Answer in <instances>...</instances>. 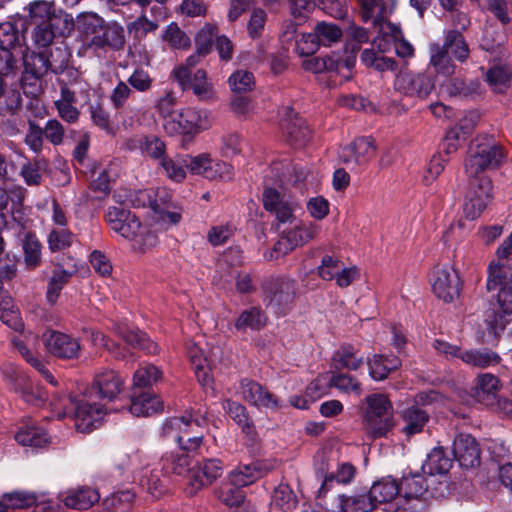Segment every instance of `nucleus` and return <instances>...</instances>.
I'll use <instances>...</instances> for the list:
<instances>
[{
	"label": "nucleus",
	"instance_id": "nucleus-1",
	"mask_svg": "<svg viewBox=\"0 0 512 512\" xmlns=\"http://www.w3.org/2000/svg\"><path fill=\"white\" fill-rule=\"evenodd\" d=\"M124 380L112 369H100L88 388L85 398L75 407L74 425L77 431L89 433L100 424L106 415L103 404L94 402L95 399L113 401L122 392Z\"/></svg>",
	"mask_w": 512,
	"mask_h": 512
},
{
	"label": "nucleus",
	"instance_id": "nucleus-2",
	"mask_svg": "<svg viewBox=\"0 0 512 512\" xmlns=\"http://www.w3.org/2000/svg\"><path fill=\"white\" fill-rule=\"evenodd\" d=\"M105 219L114 232L132 243L133 249L144 252L156 246V234L142 225L136 215L129 210L116 206L109 207Z\"/></svg>",
	"mask_w": 512,
	"mask_h": 512
},
{
	"label": "nucleus",
	"instance_id": "nucleus-3",
	"mask_svg": "<svg viewBox=\"0 0 512 512\" xmlns=\"http://www.w3.org/2000/svg\"><path fill=\"white\" fill-rule=\"evenodd\" d=\"M506 157L504 148L494 138L484 136L477 138L470 147L469 155L465 161L467 176L484 174L486 169L499 167Z\"/></svg>",
	"mask_w": 512,
	"mask_h": 512
},
{
	"label": "nucleus",
	"instance_id": "nucleus-4",
	"mask_svg": "<svg viewBox=\"0 0 512 512\" xmlns=\"http://www.w3.org/2000/svg\"><path fill=\"white\" fill-rule=\"evenodd\" d=\"M367 409L364 426L371 438L384 437L393 428V408L384 394H372L366 397Z\"/></svg>",
	"mask_w": 512,
	"mask_h": 512
},
{
	"label": "nucleus",
	"instance_id": "nucleus-5",
	"mask_svg": "<svg viewBox=\"0 0 512 512\" xmlns=\"http://www.w3.org/2000/svg\"><path fill=\"white\" fill-rule=\"evenodd\" d=\"M210 126L206 111L186 107L176 111L163 121V129L169 136L191 138Z\"/></svg>",
	"mask_w": 512,
	"mask_h": 512
},
{
	"label": "nucleus",
	"instance_id": "nucleus-6",
	"mask_svg": "<svg viewBox=\"0 0 512 512\" xmlns=\"http://www.w3.org/2000/svg\"><path fill=\"white\" fill-rule=\"evenodd\" d=\"M486 288L489 292L498 290L496 300L500 311L512 314V267L507 266V260L491 261Z\"/></svg>",
	"mask_w": 512,
	"mask_h": 512
},
{
	"label": "nucleus",
	"instance_id": "nucleus-7",
	"mask_svg": "<svg viewBox=\"0 0 512 512\" xmlns=\"http://www.w3.org/2000/svg\"><path fill=\"white\" fill-rule=\"evenodd\" d=\"M399 484L401 496L406 500L426 499L427 496L441 498L448 491L447 481L418 473L404 476Z\"/></svg>",
	"mask_w": 512,
	"mask_h": 512
},
{
	"label": "nucleus",
	"instance_id": "nucleus-8",
	"mask_svg": "<svg viewBox=\"0 0 512 512\" xmlns=\"http://www.w3.org/2000/svg\"><path fill=\"white\" fill-rule=\"evenodd\" d=\"M468 189L463 204V214L467 220H475L481 215L492 199L493 185L485 174L468 176Z\"/></svg>",
	"mask_w": 512,
	"mask_h": 512
},
{
	"label": "nucleus",
	"instance_id": "nucleus-9",
	"mask_svg": "<svg viewBox=\"0 0 512 512\" xmlns=\"http://www.w3.org/2000/svg\"><path fill=\"white\" fill-rule=\"evenodd\" d=\"M264 302L276 314H285L296 296L295 281L289 278H271L264 286Z\"/></svg>",
	"mask_w": 512,
	"mask_h": 512
},
{
	"label": "nucleus",
	"instance_id": "nucleus-10",
	"mask_svg": "<svg viewBox=\"0 0 512 512\" xmlns=\"http://www.w3.org/2000/svg\"><path fill=\"white\" fill-rule=\"evenodd\" d=\"M353 53L333 52L324 57H312L304 60L303 68L313 73L335 72L344 78H349L355 65Z\"/></svg>",
	"mask_w": 512,
	"mask_h": 512
},
{
	"label": "nucleus",
	"instance_id": "nucleus-11",
	"mask_svg": "<svg viewBox=\"0 0 512 512\" xmlns=\"http://www.w3.org/2000/svg\"><path fill=\"white\" fill-rule=\"evenodd\" d=\"M342 36L341 29L334 23L320 22L313 33L302 35L297 41L296 51L301 56L313 54L319 45L330 46Z\"/></svg>",
	"mask_w": 512,
	"mask_h": 512
},
{
	"label": "nucleus",
	"instance_id": "nucleus-12",
	"mask_svg": "<svg viewBox=\"0 0 512 512\" xmlns=\"http://www.w3.org/2000/svg\"><path fill=\"white\" fill-rule=\"evenodd\" d=\"M207 424L205 413L200 410L186 412L181 417H172L165 420L161 427V436L166 440L182 443L192 427H204Z\"/></svg>",
	"mask_w": 512,
	"mask_h": 512
},
{
	"label": "nucleus",
	"instance_id": "nucleus-13",
	"mask_svg": "<svg viewBox=\"0 0 512 512\" xmlns=\"http://www.w3.org/2000/svg\"><path fill=\"white\" fill-rule=\"evenodd\" d=\"M433 293L446 303L457 299L461 291V281L457 271L451 266H437L431 276Z\"/></svg>",
	"mask_w": 512,
	"mask_h": 512
},
{
	"label": "nucleus",
	"instance_id": "nucleus-14",
	"mask_svg": "<svg viewBox=\"0 0 512 512\" xmlns=\"http://www.w3.org/2000/svg\"><path fill=\"white\" fill-rule=\"evenodd\" d=\"M42 342L47 351L61 359L78 358L81 350L78 339L65 333L48 330L42 334Z\"/></svg>",
	"mask_w": 512,
	"mask_h": 512
},
{
	"label": "nucleus",
	"instance_id": "nucleus-15",
	"mask_svg": "<svg viewBox=\"0 0 512 512\" xmlns=\"http://www.w3.org/2000/svg\"><path fill=\"white\" fill-rule=\"evenodd\" d=\"M240 393L243 400L257 408L277 410L282 407L281 401L275 394L252 379L241 380Z\"/></svg>",
	"mask_w": 512,
	"mask_h": 512
},
{
	"label": "nucleus",
	"instance_id": "nucleus-16",
	"mask_svg": "<svg viewBox=\"0 0 512 512\" xmlns=\"http://www.w3.org/2000/svg\"><path fill=\"white\" fill-rule=\"evenodd\" d=\"M375 153L374 140L370 137H359L344 146L339 152V157L344 164L353 168L368 164Z\"/></svg>",
	"mask_w": 512,
	"mask_h": 512
},
{
	"label": "nucleus",
	"instance_id": "nucleus-17",
	"mask_svg": "<svg viewBox=\"0 0 512 512\" xmlns=\"http://www.w3.org/2000/svg\"><path fill=\"white\" fill-rule=\"evenodd\" d=\"M394 87L406 96L424 99L434 89V82L425 73L404 72L397 75Z\"/></svg>",
	"mask_w": 512,
	"mask_h": 512
},
{
	"label": "nucleus",
	"instance_id": "nucleus-18",
	"mask_svg": "<svg viewBox=\"0 0 512 512\" xmlns=\"http://www.w3.org/2000/svg\"><path fill=\"white\" fill-rule=\"evenodd\" d=\"M265 210L273 213L282 222H293L298 204L288 199L278 189L266 187L262 195Z\"/></svg>",
	"mask_w": 512,
	"mask_h": 512
},
{
	"label": "nucleus",
	"instance_id": "nucleus-19",
	"mask_svg": "<svg viewBox=\"0 0 512 512\" xmlns=\"http://www.w3.org/2000/svg\"><path fill=\"white\" fill-rule=\"evenodd\" d=\"M127 148L131 151H139L140 154L159 163L166 155V144L157 135H136L128 139Z\"/></svg>",
	"mask_w": 512,
	"mask_h": 512
},
{
	"label": "nucleus",
	"instance_id": "nucleus-20",
	"mask_svg": "<svg viewBox=\"0 0 512 512\" xmlns=\"http://www.w3.org/2000/svg\"><path fill=\"white\" fill-rule=\"evenodd\" d=\"M280 126L287 140L294 147L300 148L310 139L311 131L306 122L299 118L291 108H286V113L281 119Z\"/></svg>",
	"mask_w": 512,
	"mask_h": 512
},
{
	"label": "nucleus",
	"instance_id": "nucleus-21",
	"mask_svg": "<svg viewBox=\"0 0 512 512\" xmlns=\"http://www.w3.org/2000/svg\"><path fill=\"white\" fill-rule=\"evenodd\" d=\"M455 459L464 468H473L480 463L479 445L469 434L456 436L452 446Z\"/></svg>",
	"mask_w": 512,
	"mask_h": 512
},
{
	"label": "nucleus",
	"instance_id": "nucleus-22",
	"mask_svg": "<svg viewBox=\"0 0 512 512\" xmlns=\"http://www.w3.org/2000/svg\"><path fill=\"white\" fill-rule=\"evenodd\" d=\"M124 44V28L115 22H104L98 34L91 37L88 42V46L91 48H110L113 50L122 49Z\"/></svg>",
	"mask_w": 512,
	"mask_h": 512
},
{
	"label": "nucleus",
	"instance_id": "nucleus-23",
	"mask_svg": "<svg viewBox=\"0 0 512 512\" xmlns=\"http://www.w3.org/2000/svg\"><path fill=\"white\" fill-rule=\"evenodd\" d=\"M116 333L133 348H139L147 353L154 354L158 351V346L147 335L139 329L129 326L127 323H118L115 325Z\"/></svg>",
	"mask_w": 512,
	"mask_h": 512
},
{
	"label": "nucleus",
	"instance_id": "nucleus-24",
	"mask_svg": "<svg viewBox=\"0 0 512 512\" xmlns=\"http://www.w3.org/2000/svg\"><path fill=\"white\" fill-rule=\"evenodd\" d=\"M222 464L218 459H207L192 475L190 479L191 493L196 492L203 486L211 484L222 474Z\"/></svg>",
	"mask_w": 512,
	"mask_h": 512
},
{
	"label": "nucleus",
	"instance_id": "nucleus-25",
	"mask_svg": "<svg viewBox=\"0 0 512 512\" xmlns=\"http://www.w3.org/2000/svg\"><path fill=\"white\" fill-rule=\"evenodd\" d=\"M100 499L99 492L90 487L70 489L65 493L63 502L66 507L85 510L92 507Z\"/></svg>",
	"mask_w": 512,
	"mask_h": 512
},
{
	"label": "nucleus",
	"instance_id": "nucleus-26",
	"mask_svg": "<svg viewBox=\"0 0 512 512\" xmlns=\"http://www.w3.org/2000/svg\"><path fill=\"white\" fill-rule=\"evenodd\" d=\"M337 506L341 512H372L376 508L369 491L338 495Z\"/></svg>",
	"mask_w": 512,
	"mask_h": 512
},
{
	"label": "nucleus",
	"instance_id": "nucleus-27",
	"mask_svg": "<svg viewBox=\"0 0 512 512\" xmlns=\"http://www.w3.org/2000/svg\"><path fill=\"white\" fill-rule=\"evenodd\" d=\"M186 350L198 381L203 386L209 385L211 382L210 363L203 350L192 341L187 342Z\"/></svg>",
	"mask_w": 512,
	"mask_h": 512
},
{
	"label": "nucleus",
	"instance_id": "nucleus-28",
	"mask_svg": "<svg viewBox=\"0 0 512 512\" xmlns=\"http://www.w3.org/2000/svg\"><path fill=\"white\" fill-rule=\"evenodd\" d=\"M229 168L230 166L226 163L214 162L208 154H200L194 157L188 155L187 170L192 174L213 179L217 176L218 171L222 169L228 171Z\"/></svg>",
	"mask_w": 512,
	"mask_h": 512
},
{
	"label": "nucleus",
	"instance_id": "nucleus-29",
	"mask_svg": "<svg viewBox=\"0 0 512 512\" xmlns=\"http://www.w3.org/2000/svg\"><path fill=\"white\" fill-rule=\"evenodd\" d=\"M452 460L445 454L443 448H434L422 465V470L427 476H433L442 480L444 475L451 469ZM443 481H446L443 479Z\"/></svg>",
	"mask_w": 512,
	"mask_h": 512
},
{
	"label": "nucleus",
	"instance_id": "nucleus-30",
	"mask_svg": "<svg viewBox=\"0 0 512 512\" xmlns=\"http://www.w3.org/2000/svg\"><path fill=\"white\" fill-rule=\"evenodd\" d=\"M401 418L404 422L402 432L410 437L422 432L429 421V414L426 410L413 405L402 410Z\"/></svg>",
	"mask_w": 512,
	"mask_h": 512
},
{
	"label": "nucleus",
	"instance_id": "nucleus-31",
	"mask_svg": "<svg viewBox=\"0 0 512 512\" xmlns=\"http://www.w3.org/2000/svg\"><path fill=\"white\" fill-rule=\"evenodd\" d=\"M188 155L176 154L174 156L166 155L159 163L162 173L175 183H181L187 175Z\"/></svg>",
	"mask_w": 512,
	"mask_h": 512
},
{
	"label": "nucleus",
	"instance_id": "nucleus-32",
	"mask_svg": "<svg viewBox=\"0 0 512 512\" xmlns=\"http://www.w3.org/2000/svg\"><path fill=\"white\" fill-rule=\"evenodd\" d=\"M369 493L377 507L378 504L391 502L397 495L401 496V487L394 478L383 477L373 483Z\"/></svg>",
	"mask_w": 512,
	"mask_h": 512
},
{
	"label": "nucleus",
	"instance_id": "nucleus-33",
	"mask_svg": "<svg viewBox=\"0 0 512 512\" xmlns=\"http://www.w3.org/2000/svg\"><path fill=\"white\" fill-rule=\"evenodd\" d=\"M362 6L361 17L364 22H368L372 20V23L375 27H379L380 31L384 30V25L387 26L388 32L393 37L394 41L399 37L403 36L402 31L399 26L391 23L385 22L384 18L381 15L374 16L373 10L375 7L379 6L382 3V0H357Z\"/></svg>",
	"mask_w": 512,
	"mask_h": 512
},
{
	"label": "nucleus",
	"instance_id": "nucleus-34",
	"mask_svg": "<svg viewBox=\"0 0 512 512\" xmlns=\"http://www.w3.org/2000/svg\"><path fill=\"white\" fill-rule=\"evenodd\" d=\"M499 389V380L496 376L486 373L477 378V383L473 388L474 398L485 405H492L496 393Z\"/></svg>",
	"mask_w": 512,
	"mask_h": 512
},
{
	"label": "nucleus",
	"instance_id": "nucleus-35",
	"mask_svg": "<svg viewBox=\"0 0 512 512\" xmlns=\"http://www.w3.org/2000/svg\"><path fill=\"white\" fill-rule=\"evenodd\" d=\"M209 52L210 51L207 50L206 46L197 45L196 52L190 55L186 59L185 63H182L173 69L172 75L182 91H185V88L189 84L190 76L194 74L192 73V68L195 67L200 62V59L206 56Z\"/></svg>",
	"mask_w": 512,
	"mask_h": 512
},
{
	"label": "nucleus",
	"instance_id": "nucleus-36",
	"mask_svg": "<svg viewBox=\"0 0 512 512\" xmlns=\"http://www.w3.org/2000/svg\"><path fill=\"white\" fill-rule=\"evenodd\" d=\"M367 364L370 376L374 380L380 381L385 379L391 371L396 370L400 366V360L394 355L384 356L374 354L371 359H368Z\"/></svg>",
	"mask_w": 512,
	"mask_h": 512
},
{
	"label": "nucleus",
	"instance_id": "nucleus-37",
	"mask_svg": "<svg viewBox=\"0 0 512 512\" xmlns=\"http://www.w3.org/2000/svg\"><path fill=\"white\" fill-rule=\"evenodd\" d=\"M442 46L452 58L459 62H464L469 57L468 44L462 33L456 29L449 30L446 33Z\"/></svg>",
	"mask_w": 512,
	"mask_h": 512
},
{
	"label": "nucleus",
	"instance_id": "nucleus-38",
	"mask_svg": "<svg viewBox=\"0 0 512 512\" xmlns=\"http://www.w3.org/2000/svg\"><path fill=\"white\" fill-rule=\"evenodd\" d=\"M223 408L229 414V416L242 428V431L252 440L256 436L253 422L250 420L246 408L232 400H226L223 404Z\"/></svg>",
	"mask_w": 512,
	"mask_h": 512
},
{
	"label": "nucleus",
	"instance_id": "nucleus-39",
	"mask_svg": "<svg viewBox=\"0 0 512 512\" xmlns=\"http://www.w3.org/2000/svg\"><path fill=\"white\" fill-rule=\"evenodd\" d=\"M160 466L165 475H185L190 471L191 459L187 454L165 453L160 460Z\"/></svg>",
	"mask_w": 512,
	"mask_h": 512
},
{
	"label": "nucleus",
	"instance_id": "nucleus-40",
	"mask_svg": "<svg viewBox=\"0 0 512 512\" xmlns=\"http://www.w3.org/2000/svg\"><path fill=\"white\" fill-rule=\"evenodd\" d=\"M459 359L467 365L478 368H487L500 362V356L489 349L463 351L459 354Z\"/></svg>",
	"mask_w": 512,
	"mask_h": 512
},
{
	"label": "nucleus",
	"instance_id": "nucleus-41",
	"mask_svg": "<svg viewBox=\"0 0 512 512\" xmlns=\"http://www.w3.org/2000/svg\"><path fill=\"white\" fill-rule=\"evenodd\" d=\"M295 248L314 239L318 234V227L312 223L297 222L293 227L282 231Z\"/></svg>",
	"mask_w": 512,
	"mask_h": 512
},
{
	"label": "nucleus",
	"instance_id": "nucleus-42",
	"mask_svg": "<svg viewBox=\"0 0 512 512\" xmlns=\"http://www.w3.org/2000/svg\"><path fill=\"white\" fill-rule=\"evenodd\" d=\"M163 409L161 400L148 392L142 393L132 399L130 412L135 416H149Z\"/></svg>",
	"mask_w": 512,
	"mask_h": 512
},
{
	"label": "nucleus",
	"instance_id": "nucleus-43",
	"mask_svg": "<svg viewBox=\"0 0 512 512\" xmlns=\"http://www.w3.org/2000/svg\"><path fill=\"white\" fill-rule=\"evenodd\" d=\"M333 363L337 369L357 370L363 365L364 357L353 346L346 345L334 353Z\"/></svg>",
	"mask_w": 512,
	"mask_h": 512
},
{
	"label": "nucleus",
	"instance_id": "nucleus-44",
	"mask_svg": "<svg viewBox=\"0 0 512 512\" xmlns=\"http://www.w3.org/2000/svg\"><path fill=\"white\" fill-rule=\"evenodd\" d=\"M267 323L266 314L258 307H251L240 313L235 321V328L245 332L247 329L260 330Z\"/></svg>",
	"mask_w": 512,
	"mask_h": 512
},
{
	"label": "nucleus",
	"instance_id": "nucleus-45",
	"mask_svg": "<svg viewBox=\"0 0 512 512\" xmlns=\"http://www.w3.org/2000/svg\"><path fill=\"white\" fill-rule=\"evenodd\" d=\"M430 65L438 74L451 76L455 72L452 57L442 45L437 43L430 45Z\"/></svg>",
	"mask_w": 512,
	"mask_h": 512
},
{
	"label": "nucleus",
	"instance_id": "nucleus-46",
	"mask_svg": "<svg viewBox=\"0 0 512 512\" xmlns=\"http://www.w3.org/2000/svg\"><path fill=\"white\" fill-rule=\"evenodd\" d=\"M218 268L214 276V282L222 288H225L226 285L230 284L236 278V287L239 292L247 293L253 290V281L249 274H237L234 270H229L228 273L223 274L221 272V269H223L222 263L218 265Z\"/></svg>",
	"mask_w": 512,
	"mask_h": 512
},
{
	"label": "nucleus",
	"instance_id": "nucleus-47",
	"mask_svg": "<svg viewBox=\"0 0 512 512\" xmlns=\"http://www.w3.org/2000/svg\"><path fill=\"white\" fill-rule=\"evenodd\" d=\"M152 197V189H143L137 191H130L126 189L115 191L113 194V198L116 202L121 204H128L136 208L140 207H150L151 208V198Z\"/></svg>",
	"mask_w": 512,
	"mask_h": 512
},
{
	"label": "nucleus",
	"instance_id": "nucleus-48",
	"mask_svg": "<svg viewBox=\"0 0 512 512\" xmlns=\"http://www.w3.org/2000/svg\"><path fill=\"white\" fill-rule=\"evenodd\" d=\"M0 319L15 331H21L24 327L19 310L8 295H0Z\"/></svg>",
	"mask_w": 512,
	"mask_h": 512
},
{
	"label": "nucleus",
	"instance_id": "nucleus-49",
	"mask_svg": "<svg viewBox=\"0 0 512 512\" xmlns=\"http://www.w3.org/2000/svg\"><path fill=\"white\" fill-rule=\"evenodd\" d=\"M15 440L23 446L40 448L48 443L49 438L43 429L29 426L26 428H21L15 434Z\"/></svg>",
	"mask_w": 512,
	"mask_h": 512
},
{
	"label": "nucleus",
	"instance_id": "nucleus-50",
	"mask_svg": "<svg viewBox=\"0 0 512 512\" xmlns=\"http://www.w3.org/2000/svg\"><path fill=\"white\" fill-rule=\"evenodd\" d=\"M189 89H192L199 100L212 99L215 94L213 85L207 80L206 72L203 69H198L190 76V81L185 91Z\"/></svg>",
	"mask_w": 512,
	"mask_h": 512
},
{
	"label": "nucleus",
	"instance_id": "nucleus-51",
	"mask_svg": "<svg viewBox=\"0 0 512 512\" xmlns=\"http://www.w3.org/2000/svg\"><path fill=\"white\" fill-rule=\"evenodd\" d=\"M104 22V19L96 13L84 12L77 16L76 28L86 37L87 42H89L91 37L98 34Z\"/></svg>",
	"mask_w": 512,
	"mask_h": 512
},
{
	"label": "nucleus",
	"instance_id": "nucleus-52",
	"mask_svg": "<svg viewBox=\"0 0 512 512\" xmlns=\"http://www.w3.org/2000/svg\"><path fill=\"white\" fill-rule=\"evenodd\" d=\"M30 21L34 24L50 23L55 14L54 3L36 0L28 6Z\"/></svg>",
	"mask_w": 512,
	"mask_h": 512
},
{
	"label": "nucleus",
	"instance_id": "nucleus-53",
	"mask_svg": "<svg viewBox=\"0 0 512 512\" xmlns=\"http://www.w3.org/2000/svg\"><path fill=\"white\" fill-rule=\"evenodd\" d=\"M24 261L28 268H35L41 263V243L33 233H26L23 240Z\"/></svg>",
	"mask_w": 512,
	"mask_h": 512
},
{
	"label": "nucleus",
	"instance_id": "nucleus-54",
	"mask_svg": "<svg viewBox=\"0 0 512 512\" xmlns=\"http://www.w3.org/2000/svg\"><path fill=\"white\" fill-rule=\"evenodd\" d=\"M262 473L256 464L244 465L231 472L229 479L233 486L240 488L252 484Z\"/></svg>",
	"mask_w": 512,
	"mask_h": 512
},
{
	"label": "nucleus",
	"instance_id": "nucleus-55",
	"mask_svg": "<svg viewBox=\"0 0 512 512\" xmlns=\"http://www.w3.org/2000/svg\"><path fill=\"white\" fill-rule=\"evenodd\" d=\"M24 70L44 77L49 70L48 55L45 52H28L23 56Z\"/></svg>",
	"mask_w": 512,
	"mask_h": 512
},
{
	"label": "nucleus",
	"instance_id": "nucleus-56",
	"mask_svg": "<svg viewBox=\"0 0 512 512\" xmlns=\"http://www.w3.org/2000/svg\"><path fill=\"white\" fill-rule=\"evenodd\" d=\"M167 475L162 471V468L152 469L149 474L143 475L142 485L147 488L149 493L154 497H159L164 493L166 488Z\"/></svg>",
	"mask_w": 512,
	"mask_h": 512
},
{
	"label": "nucleus",
	"instance_id": "nucleus-57",
	"mask_svg": "<svg viewBox=\"0 0 512 512\" xmlns=\"http://www.w3.org/2000/svg\"><path fill=\"white\" fill-rule=\"evenodd\" d=\"M176 104V94L172 90H164L163 93L155 99L153 107L159 117H161L163 121H166L176 112L174 110Z\"/></svg>",
	"mask_w": 512,
	"mask_h": 512
},
{
	"label": "nucleus",
	"instance_id": "nucleus-58",
	"mask_svg": "<svg viewBox=\"0 0 512 512\" xmlns=\"http://www.w3.org/2000/svg\"><path fill=\"white\" fill-rule=\"evenodd\" d=\"M16 386V391L20 393L23 400L32 405H39L46 399V393L40 387H33L28 379L21 377Z\"/></svg>",
	"mask_w": 512,
	"mask_h": 512
},
{
	"label": "nucleus",
	"instance_id": "nucleus-59",
	"mask_svg": "<svg viewBox=\"0 0 512 512\" xmlns=\"http://www.w3.org/2000/svg\"><path fill=\"white\" fill-rule=\"evenodd\" d=\"M162 376V372L152 364L139 367L133 376L135 387H149L156 383Z\"/></svg>",
	"mask_w": 512,
	"mask_h": 512
},
{
	"label": "nucleus",
	"instance_id": "nucleus-60",
	"mask_svg": "<svg viewBox=\"0 0 512 512\" xmlns=\"http://www.w3.org/2000/svg\"><path fill=\"white\" fill-rule=\"evenodd\" d=\"M163 40L173 49H186L190 46L189 37L183 32L177 23H170L163 34Z\"/></svg>",
	"mask_w": 512,
	"mask_h": 512
},
{
	"label": "nucleus",
	"instance_id": "nucleus-61",
	"mask_svg": "<svg viewBox=\"0 0 512 512\" xmlns=\"http://www.w3.org/2000/svg\"><path fill=\"white\" fill-rule=\"evenodd\" d=\"M3 502L6 505V510L22 509L33 506L36 503V496L33 493L24 491H15L3 496Z\"/></svg>",
	"mask_w": 512,
	"mask_h": 512
},
{
	"label": "nucleus",
	"instance_id": "nucleus-62",
	"mask_svg": "<svg viewBox=\"0 0 512 512\" xmlns=\"http://www.w3.org/2000/svg\"><path fill=\"white\" fill-rule=\"evenodd\" d=\"M486 79L496 92H503L511 79V72L503 66H495L488 70Z\"/></svg>",
	"mask_w": 512,
	"mask_h": 512
},
{
	"label": "nucleus",
	"instance_id": "nucleus-63",
	"mask_svg": "<svg viewBox=\"0 0 512 512\" xmlns=\"http://www.w3.org/2000/svg\"><path fill=\"white\" fill-rule=\"evenodd\" d=\"M158 27L157 22L149 20L145 15H141L136 20L127 24V31L133 38L141 40L149 32L157 30Z\"/></svg>",
	"mask_w": 512,
	"mask_h": 512
},
{
	"label": "nucleus",
	"instance_id": "nucleus-64",
	"mask_svg": "<svg viewBox=\"0 0 512 512\" xmlns=\"http://www.w3.org/2000/svg\"><path fill=\"white\" fill-rule=\"evenodd\" d=\"M343 262L334 256L324 255L321 264L317 267L318 276L324 281H332L335 279Z\"/></svg>",
	"mask_w": 512,
	"mask_h": 512
}]
</instances>
